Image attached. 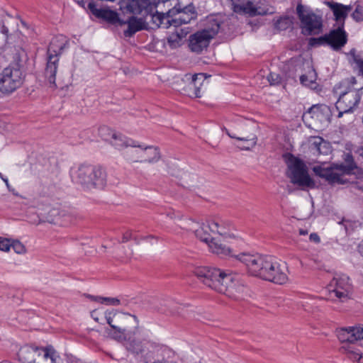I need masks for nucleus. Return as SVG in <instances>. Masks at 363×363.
I'll return each mask as SVG.
<instances>
[{"mask_svg": "<svg viewBox=\"0 0 363 363\" xmlns=\"http://www.w3.org/2000/svg\"><path fill=\"white\" fill-rule=\"evenodd\" d=\"M112 315H115V313L113 312H108L106 311L105 313V317L107 321V323L114 330H117L119 333H121V328H118L117 326L112 324L113 318Z\"/></svg>", "mask_w": 363, "mask_h": 363, "instance_id": "43", "label": "nucleus"}, {"mask_svg": "<svg viewBox=\"0 0 363 363\" xmlns=\"http://www.w3.org/2000/svg\"><path fill=\"white\" fill-rule=\"evenodd\" d=\"M235 12L240 14H247L250 16L257 15H266L267 11L260 6H255L252 1H247L245 3L237 4L235 6Z\"/></svg>", "mask_w": 363, "mask_h": 363, "instance_id": "25", "label": "nucleus"}, {"mask_svg": "<svg viewBox=\"0 0 363 363\" xmlns=\"http://www.w3.org/2000/svg\"><path fill=\"white\" fill-rule=\"evenodd\" d=\"M155 9L150 0H121L120 9L123 13L133 15H142L147 18L148 13Z\"/></svg>", "mask_w": 363, "mask_h": 363, "instance_id": "11", "label": "nucleus"}, {"mask_svg": "<svg viewBox=\"0 0 363 363\" xmlns=\"http://www.w3.org/2000/svg\"><path fill=\"white\" fill-rule=\"evenodd\" d=\"M179 39L180 38L177 35V36H170L169 38H168L167 42L171 47H175L176 45L178 44V43H179L178 40H179Z\"/></svg>", "mask_w": 363, "mask_h": 363, "instance_id": "47", "label": "nucleus"}, {"mask_svg": "<svg viewBox=\"0 0 363 363\" xmlns=\"http://www.w3.org/2000/svg\"><path fill=\"white\" fill-rule=\"evenodd\" d=\"M328 287L329 291L335 293V296L341 301L343 302L350 298L352 286L347 276L342 274L334 277Z\"/></svg>", "mask_w": 363, "mask_h": 363, "instance_id": "13", "label": "nucleus"}, {"mask_svg": "<svg viewBox=\"0 0 363 363\" xmlns=\"http://www.w3.org/2000/svg\"><path fill=\"white\" fill-rule=\"evenodd\" d=\"M214 221H218L220 223V230H225L228 232V230L230 228L232 223L229 221H224L220 220H215ZM228 233L225 235H227Z\"/></svg>", "mask_w": 363, "mask_h": 363, "instance_id": "46", "label": "nucleus"}, {"mask_svg": "<svg viewBox=\"0 0 363 363\" xmlns=\"http://www.w3.org/2000/svg\"><path fill=\"white\" fill-rule=\"evenodd\" d=\"M135 147L138 149H131L126 152L127 159L133 162L154 163L160 159V153L157 147L152 146L141 147L139 145Z\"/></svg>", "mask_w": 363, "mask_h": 363, "instance_id": "10", "label": "nucleus"}, {"mask_svg": "<svg viewBox=\"0 0 363 363\" xmlns=\"http://www.w3.org/2000/svg\"><path fill=\"white\" fill-rule=\"evenodd\" d=\"M358 152L363 157V145L358 149Z\"/></svg>", "mask_w": 363, "mask_h": 363, "instance_id": "55", "label": "nucleus"}, {"mask_svg": "<svg viewBox=\"0 0 363 363\" xmlns=\"http://www.w3.org/2000/svg\"><path fill=\"white\" fill-rule=\"evenodd\" d=\"M231 3H232V5H233V11L235 12V6L237 4H242V3H245V0H230Z\"/></svg>", "mask_w": 363, "mask_h": 363, "instance_id": "50", "label": "nucleus"}, {"mask_svg": "<svg viewBox=\"0 0 363 363\" xmlns=\"http://www.w3.org/2000/svg\"><path fill=\"white\" fill-rule=\"evenodd\" d=\"M3 181L5 182L6 186L9 188V181L6 178H4L3 179Z\"/></svg>", "mask_w": 363, "mask_h": 363, "instance_id": "56", "label": "nucleus"}, {"mask_svg": "<svg viewBox=\"0 0 363 363\" xmlns=\"http://www.w3.org/2000/svg\"><path fill=\"white\" fill-rule=\"evenodd\" d=\"M296 13L301 22V28L304 34L316 35L322 31L323 19L312 11H306L301 4L296 7Z\"/></svg>", "mask_w": 363, "mask_h": 363, "instance_id": "8", "label": "nucleus"}, {"mask_svg": "<svg viewBox=\"0 0 363 363\" xmlns=\"http://www.w3.org/2000/svg\"><path fill=\"white\" fill-rule=\"evenodd\" d=\"M325 4L333 11L335 20L340 24V26L344 27L345 21L352 9V6H345L334 1H325Z\"/></svg>", "mask_w": 363, "mask_h": 363, "instance_id": "21", "label": "nucleus"}, {"mask_svg": "<svg viewBox=\"0 0 363 363\" xmlns=\"http://www.w3.org/2000/svg\"><path fill=\"white\" fill-rule=\"evenodd\" d=\"M133 155L135 156V157H137V156H139L140 155H138L135 152H134L133 153Z\"/></svg>", "mask_w": 363, "mask_h": 363, "instance_id": "58", "label": "nucleus"}, {"mask_svg": "<svg viewBox=\"0 0 363 363\" xmlns=\"http://www.w3.org/2000/svg\"><path fill=\"white\" fill-rule=\"evenodd\" d=\"M130 240H133L136 244H139L140 240L137 236H133V231L127 230L123 234L121 242H127Z\"/></svg>", "mask_w": 363, "mask_h": 363, "instance_id": "39", "label": "nucleus"}, {"mask_svg": "<svg viewBox=\"0 0 363 363\" xmlns=\"http://www.w3.org/2000/svg\"><path fill=\"white\" fill-rule=\"evenodd\" d=\"M342 348L348 352L350 354V358L357 359L358 363H363V356L360 355L359 352L350 350V346H348L347 347H343Z\"/></svg>", "mask_w": 363, "mask_h": 363, "instance_id": "42", "label": "nucleus"}, {"mask_svg": "<svg viewBox=\"0 0 363 363\" xmlns=\"http://www.w3.org/2000/svg\"><path fill=\"white\" fill-rule=\"evenodd\" d=\"M133 318L134 320L138 323V317L135 315H130Z\"/></svg>", "mask_w": 363, "mask_h": 363, "instance_id": "57", "label": "nucleus"}, {"mask_svg": "<svg viewBox=\"0 0 363 363\" xmlns=\"http://www.w3.org/2000/svg\"><path fill=\"white\" fill-rule=\"evenodd\" d=\"M273 269L271 270V277L267 279L277 284H284L288 281L287 267L286 263H279L276 259L273 264Z\"/></svg>", "mask_w": 363, "mask_h": 363, "instance_id": "23", "label": "nucleus"}, {"mask_svg": "<svg viewBox=\"0 0 363 363\" xmlns=\"http://www.w3.org/2000/svg\"><path fill=\"white\" fill-rule=\"evenodd\" d=\"M316 77L317 74L315 69L311 67L307 74H302L300 77V82L303 86L314 88L316 84Z\"/></svg>", "mask_w": 363, "mask_h": 363, "instance_id": "30", "label": "nucleus"}, {"mask_svg": "<svg viewBox=\"0 0 363 363\" xmlns=\"http://www.w3.org/2000/svg\"><path fill=\"white\" fill-rule=\"evenodd\" d=\"M293 24L292 20L289 16L281 17L274 24L275 28L279 30H286Z\"/></svg>", "mask_w": 363, "mask_h": 363, "instance_id": "33", "label": "nucleus"}, {"mask_svg": "<svg viewBox=\"0 0 363 363\" xmlns=\"http://www.w3.org/2000/svg\"><path fill=\"white\" fill-rule=\"evenodd\" d=\"M356 83L354 77L343 79L334 88L336 94H339L338 100L335 107L339 111L337 117L341 118L344 113L353 112L354 108L357 106L361 99V94L357 89L352 86Z\"/></svg>", "mask_w": 363, "mask_h": 363, "instance_id": "3", "label": "nucleus"}, {"mask_svg": "<svg viewBox=\"0 0 363 363\" xmlns=\"http://www.w3.org/2000/svg\"><path fill=\"white\" fill-rule=\"evenodd\" d=\"M225 131L228 134V135L231 138H235L238 140H241V141H251L252 146H254L256 144V138H255V137L252 138H245V137H238V136H236L235 134L230 133L229 132V130L226 128L225 129Z\"/></svg>", "mask_w": 363, "mask_h": 363, "instance_id": "41", "label": "nucleus"}, {"mask_svg": "<svg viewBox=\"0 0 363 363\" xmlns=\"http://www.w3.org/2000/svg\"><path fill=\"white\" fill-rule=\"evenodd\" d=\"M352 17L357 22L363 21V6L357 4L352 13Z\"/></svg>", "mask_w": 363, "mask_h": 363, "instance_id": "37", "label": "nucleus"}, {"mask_svg": "<svg viewBox=\"0 0 363 363\" xmlns=\"http://www.w3.org/2000/svg\"><path fill=\"white\" fill-rule=\"evenodd\" d=\"M68 44L69 42L66 37L61 35L52 38L48 46L44 77L51 88L57 87L55 80L60 57Z\"/></svg>", "mask_w": 363, "mask_h": 363, "instance_id": "4", "label": "nucleus"}, {"mask_svg": "<svg viewBox=\"0 0 363 363\" xmlns=\"http://www.w3.org/2000/svg\"><path fill=\"white\" fill-rule=\"evenodd\" d=\"M175 12H177V7L174 6L172 9H169L167 13H163V18L161 23V27L163 28H168L170 26L176 27V24L173 21L174 20V16H175Z\"/></svg>", "mask_w": 363, "mask_h": 363, "instance_id": "31", "label": "nucleus"}, {"mask_svg": "<svg viewBox=\"0 0 363 363\" xmlns=\"http://www.w3.org/2000/svg\"><path fill=\"white\" fill-rule=\"evenodd\" d=\"M220 223L218 221H210L207 223H203L199 228L195 230V235L201 241L208 245L211 239H214L211 233H218L220 235H225V230H220Z\"/></svg>", "mask_w": 363, "mask_h": 363, "instance_id": "17", "label": "nucleus"}, {"mask_svg": "<svg viewBox=\"0 0 363 363\" xmlns=\"http://www.w3.org/2000/svg\"><path fill=\"white\" fill-rule=\"evenodd\" d=\"M221 21L214 16L206 18L204 28L189 36V47L196 53H201L206 50L211 40L213 38L220 29Z\"/></svg>", "mask_w": 363, "mask_h": 363, "instance_id": "6", "label": "nucleus"}, {"mask_svg": "<svg viewBox=\"0 0 363 363\" xmlns=\"http://www.w3.org/2000/svg\"><path fill=\"white\" fill-rule=\"evenodd\" d=\"M147 17H150V21H152L157 27H161V21H162L163 13H159L157 11L154 13L152 10L151 13H148Z\"/></svg>", "mask_w": 363, "mask_h": 363, "instance_id": "34", "label": "nucleus"}, {"mask_svg": "<svg viewBox=\"0 0 363 363\" xmlns=\"http://www.w3.org/2000/svg\"><path fill=\"white\" fill-rule=\"evenodd\" d=\"M343 28L338 26L327 34L328 45L334 50H340L347 42V35Z\"/></svg>", "mask_w": 363, "mask_h": 363, "instance_id": "19", "label": "nucleus"}, {"mask_svg": "<svg viewBox=\"0 0 363 363\" xmlns=\"http://www.w3.org/2000/svg\"><path fill=\"white\" fill-rule=\"evenodd\" d=\"M74 179L84 189H102L106 185L107 173L100 165L83 164L74 172Z\"/></svg>", "mask_w": 363, "mask_h": 363, "instance_id": "5", "label": "nucleus"}, {"mask_svg": "<svg viewBox=\"0 0 363 363\" xmlns=\"http://www.w3.org/2000/svg\"><path fill=\"white\" fill-rule=\"evenodd\" d=\"M42 352L43 347L27 345L20 348L18 357L22 363H38Z\"/></svg>", "mask_w": 363, "mask_h": 363, "instance_id": "18", "label": "nucleus"}, {"mask_svg": "<svg viewBox=\"0 0 363 363\" xmlns=\"http://www.w3.org/2000/svg\"><path fill=\"white\" fill-rule=\"evenodd\" d=\"M11 247H12L17 254H23L26 252V247L24 245L18 240L13 241L11 244Z\"/></svg>", "mask_w": 363, "mask_h": 363, "instance_id": "40", "label": "nucleus"}, {"mask_svg": "<svg viewBox=\"0 0 363 363\" xmlns=\"http://www.w3.org/2000/svg\"><path fill=\"white\" fill-rule=\"evenodd\" d=\"M149 238H150V239H153V238H154V239H157V238H156V237H155L154 235H148V236H147V237H143V238H142V239H143V240H147V239H149Z\"/></svg>", "mask_w": 363, "mask_h": 363, "instance_id": "54", "label": "nucleus"}, {"mask_svg": "<svg viewBox=\"0 0 363 363\" xmlns=\"http://www.w3.org/2000/svg\"><path fill=\"white\" fill-rule=\"evenodd\" d=\"M288 177L291 182L301 189L313 188L315 182L309 176L306 164L301 159L290 155L287 162Z\"/></svg>", "mask_w": 363, "mask_h": 363, "instance_id": "7", "label": "nucleus"}, {"mask_svg": "<svg viewBox=\"0 0 363 363\" xmlns=\"http://www.w3.org/2000/svg\"><path fill=\"white\" fill-rule=\"evenodd\" d=\"M0 177H1L2 179H4V178L3 177V175H2V174H1V173H0Z\"/></svg>", "mask_w": 363, "mask_h": 363, "instance_id": "59", "label": "nucleus"}, {"mask_svg": "<svg viewBox=\"0 0 363 363\" xmlns=\"http://www.w3.org/2000/svg\"><path fill=\"white\" fill-rule=\"evenodd\" d=\"M1 31L4 35H7L9 33V29L4 25H3Z\"/></svg>", "mask_w": 363, "mask_h": 363, "instance_id": "51", "label": "nucleus"}, {"mask_svg": "<svg viewBox=\"0 0 363 363\" xmlns=\"http://www.w3.org/2000/svg\"><path fill=\"white\" fill-rule=\"evenodd\" d=\"M197 13L195 8L192 5H188L182 9L177 8V12L172 20L176 24V27H179L182 24L189 23L192 20L196 19Z\"/></svg>", "mask_w": 363, "mask_h": 363, "instance_id": "20", "label": "nucleus"}, {"mask_svg": "<svg viewBox=\"0 0 363 363\" xmlns=\"http://www.w3.org/2000/svg\"><path fill=\"white\" fill-rule=\"evenodd\" d=\"M309 239L311 241L315 242V243H318L320 242V237L318 236V235L317 233H311L309 236Z\"/></svg>", "mask_w": 363, "mask_h": 363, "instance_id": "48", "label": "nucleus"}, {"mask_svg": "<svg viewBox=\"0 0 363 363\" xmlns=\"http://www.w3.org/2000/svg\"><path fill=\"white\" fill-rule=\"evenodd\" d=\"M111 144L117 149H121L126 147H135L138 144L135 141L128 139L126 137L122 135H117L113 133L112 135Z\"/></svg>", "mask_w": 363, "mask_h": 363, "instance_id": "27", "label": "nucleus"}, {"mask_svg": "<svg viewBox=\"0 0 363 363\" xmlns=\"http://www.w3.org/2000/svg\"><path fill=\"white\" fill-rule=\"evenodd\" d=\"M281 77L280 74L274 72H270L267 76V80L271 85H277L281 82Z\"/></svg>", "mask_w": 363, "mask_h": 363, "instance_id": "38", "label": "nucleus"}, {"mask_svg": "<svg viewBox=\"0 0 363 363\" xmlns=\"http://www.w3.org/2000/svg\"><path fill=\"white\" fill-rule=\"evenodd\" d=\"M332 112L330 107L325 104H316L311 107L303 117L312 118L317 124L327 125L330 122Z\"/></svg>", "mask_w": 363, "mask_h": 363, "instance_id": "14", "label": "nucleus"}, {"mask_svg": "<svg viewBox=\"0 0 363 363\" xmlns=\"http://www.w3.org/2000/svg\"><path fill=\"white\" fill-rule=\"evenodd\" d=\"M88 8L91 13L99 18L104 19L112 23H116L118 21V13L107 7L97 8L94 2H89Z\"/></svg>", "mask_w": 363, "mask_h": 363, "instance_id": "22", "label": "nucleus"}, {"mask_svg": "<svg viewBox=\"0 0 363 363\" xmlns=\"http://www.w3.org/2000/svg\"><path fill=\"white\" fill-rule=\"evenodd\" d=\"M194 274L210 289L230 298H235L236 284L231 274H226L219 269L208 267H197L194 270Z\"/></svg>", "mask_w": 363, "mask_h": 363, "instance_id": "1", "label": "nucleus"}, {"mask_svg": "<svg viewBox=\"0 0 363 363\" xmlns=\"http://www.w3.org/2000/svg\"><path fill=\"white\" fill-rule=\"evenodd\" d=\"M308 143L310 151L315 156L328 155L330 152L329 143L321 137H311Z\"/></svg>", "mask_w": 363, "mask_h": 363, "instance_id": "24", "label": "nucleus"}, {"mask_svg": "<svg viewBox=\"0 0 363 363\" xmlns=\"http://www.w3.org/2000/svg\"><path fill=\"white\" fill-rule=\"evenodd\" d=\"M59 357L55 351L50 347L43 348V352L39 357L38 363H59Z\"/></svg>", "mask_w": 363, "mask_h": 363, "instance_id": "29", "label": "nucleus"}, {"mask_svg": "<svg viewBox=\"0 0 363 363\" xmlns=\"http://www.w3.org/2000/svg\"><path fill=\"white\" fill-rule=\"evenodd\" d=\"M336 335L342 343L354 344L363 340V324L337 329Z\"/></svg>", "mask_w": 363, "mask_h": 363, "instance_id": "15", "label": "nucleus"}, {"mask_svg": "<svg viewBox=\"0 0 363 363\" xmlns=\"http://www.w3.org/2000/svg\"><path fill=\"white\" fill-rule=\"evenodd\" d=\"M10 248V240L6 238H0V250L4 252H8L9 251Z\"/></svg>", "mask_w": 363, "mask_h": 363, "instance_id": "44", "label": "nucleus"}, {"mask_svg": "<svg viewBox=\"0 0 363 363\" xmlns=\"http://www.w3.org/2000/svg\"><path fill=\"white\" fill-rule=\"evenodd\" d=\"M274 261H275L274 258H273L271 256L267 255L266 261L263 266V269L261 271V274L259 276L260 279L267 281V279L271 277L270 272H271V270L274 267L273 264H274Z\"/></svg>", "mask_w": 363, "mask_h": 363, "instance_id": "32", "label": "nucleus"}, {"mask_svg": "<svg viewBox=\"0 0 363 363\" xmlns=\"http://www.w3.org/2000/svg\"><path fill=\"white\" fill-rule=\"evenodd\" d=\"M208 245L213 253L216 254L220 257H225L230 254V247L223 245L220 242L217 241L215 238L211 239L210 243H208Z\"/></svg>", "mask_w": 363, "mask_h": 363, "instance_id": "28", "label": "nucleus"}, {"mask_svg": "<svg viewBox=\"0 0 363 363\" xmlns=\"http://www.w3.org/2000/svg\"><path fill=\"white\" fill-rule=\"evenodd\" d=\"M75 2H77L79 6H84V1L85 0H74Z\"/></svg>", "mask_w": 363, "mask_h": 363, "instance_id": "53", "label": "nucleus"}, {"mask_svg": "<svg viewBox=\"0 0 363 363\" xmlns=\"http://www.w3.org/2000/svg\"><path fill=\"white\" fill-rule=\"evenodd\" d=\"M345 164H331L328 167L315 166L313 172L320 178L325 179L330 184H345L348 183L346 175L351 174L357 168L353 156L350 153L345 155Z\"/></svg>", "mask_w": 363, "mask_h": 363, "instance_id": "2", "label": "nucleus"}, {"mask_svg": "<svg viewBox=\"0 0 363 363\" xmlns=\"http://www.w3.org/2000/svg\"><path fill=\"white\" fill-rule=\"evenodd\" d=\"M308 233V230L306 229H300L299 230V234L301 235H306Z\"/></svg>", "mask_w": 363, "mask_h": 363, "instance_id": "52", "label": "nucleus"}, {"mask_svg": "<svg viewBox=\"0 0 363 363\" xmlns=\"http://www.w3.org/2000/svg\"><path fill=\"white\" fill-rule=\"evenodd\" d=\"M144 18V17L136 18L135 16L129 18L127 21L128 28L124 31V35L125 37H131L136 32L144 29L145 23Z\"/></svg>", "mask_w": 363, "mask_h": 363, "instance_id": "26", "label": "nucleus"}, {"mask_svg": "<svg viewBox=\"0 0 363 363\" xmlns=\"http://www.w3.org/2000/svg\"><path fill=\"white\" fill-rule=\"evenodd\" d=\"M104 303L110 306H118L120 304L128 306V301L126 299L121 300L117 298L104 297Z\"/></svg>", "mask_w": 363, "mask_h": 363, "instance_id": "35", "label": "nucleus"}, {"mask_svg": "<svg viewBox=\"0 0 363 363\" xmlns=\"http://www.w3.org/2000/svg\"><path fill=\"white\" fill-rule=\"evenodd\" d=\"M351 53H352V55H353L354 62L357 65V67L359 69V72H361L362 75L363 76V60H362L359 55H356L354 54V51L352 50Z\"/></svg>", "mask_w": 363, "mask_h": 363, "instance_id": "45", "label": "nucleus"}, {"mask_svg": "<svg viewBox=\"0 0 363 363\" xmlns=\"http://www.w3.org/2000/svg\"><path fill=\"white\" fill-rule=\"evenodd\" d=\"M88 297L91 301L99 302L101 303H104V297L94 296H92V295H89Z\"/></svg>", "mask_w": 363, "mask_h": 363, "instance_id": "49", "label": "nucleus"}, {"mask_svg": "<svg viewBox=\"0 0 363 363\" xmlns=\"http://www.w3.org/2000/svg\"><path fill=\"white\" fill-rule=\"evenodd\" d=\"M184 81L186 82V85L183 88L184 94L191 98L201 96V86L204 82L203 74H186Z\"/></svg>", "mask_w": 363, "mask_h": 363, "instance_id": "16", "label": "nucleus"}, {"mask_svg": "<svg viewBox=\"0 0 363 363\" xmlns=\"http://www.w3.org/2000/svg\"><path fill=\"white\" fill-rule=\"evenodd\" d=\"M22 82V72L19 69L6 67L0 74V92L10 94L18 88Z\"/></svg>", "mask_w": 363, "mask_h": 363, "instance_id": "9", "label": "nucleus"}, {"mask_svg": "<svg viewBox=\"0 0 363 363\" xmlns=\"http://www.w3.org/2000/svg\"><path fill=\"white\" fill-rule=\"evenodd\" d=\"M244 148H245V149H246V150L250 149V147H245Z\"/></svg>", "mask_w": 363, "mask_h": 363, "instance_id": "60", "label": "nucleus"}, {"mask_svg": "<svg viewBox=\"0 0 363 363\" xmlns=\"http://www.w3.org/2000/svg\"><path fill=\"white\" fill-rule=\"evenodd\" d=\"M267 255H251L242 253L237 256V258L242 262L248 272L255 277L259 278L261 271L263 269L264 264L266 261Z\"/></svg>", "mask_w": 363, "mask_h": 363, "instance_id": "12", "label": "nucleus"}, {"mask_svg": "<svg viewBox=\"0 0 363 363\" xmlns=\"http://www.w3.org/2000/svg\"><path fill=\"white\" fill-rule=\"evenodd\" d=\"M327 34L319 38H311L309 44L311 46H318L322 45H328Z\"/></svg>", "mask_w": 363, "mask_h": 363, "instance_id": "36", "label": "nucleus"}]
</instances>
